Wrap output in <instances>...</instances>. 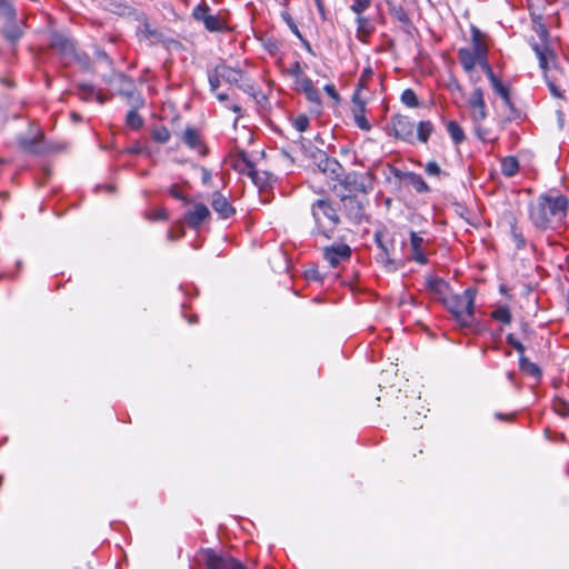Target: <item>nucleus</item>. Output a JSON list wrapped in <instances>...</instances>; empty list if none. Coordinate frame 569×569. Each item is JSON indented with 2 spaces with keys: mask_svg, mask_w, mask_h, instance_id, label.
<instances>
[{
  "mask_svg": "<svg viewBox=\"0 0 569 569\" xmlns=\"http://www.w3.org/2000/svg\"><path fill=\"white\" fill-rule=\"evenodd\" d=\"M568 207L567 197L543 193L538 197L535 204L529 206V218L537 229L546 230L555 220L560 221L566 217Z\"/></svg>",
  "mask_w": 569,
  "mask_h": 569,
  "instance_id": "obj_1",
  "label": "nucleus"
},
{
  "mask_svg": "<svg viewBox=\"0 0 569 569\" xmlns=\"http://www.w3.org/2000/svg\"><path fill=\"white\" fill-rule=\"evenodd\" d=\"M18 148L26 153L41 156L61 149L59 144L48 142L44 133L36 122H30L26 133L17 137Z\"/></svg>",
  "mask_w": 569,
  "mask_h": 569,
  "instance_id": "obj_2",
  "label": "nucleus"
},
{
  "mask_svg": "<svg viewBox=\"0 0 569 569\" xmlns=\"http://www.w3.org/2000/svg\"><path fill=\"white\" fill-rule=\"evenodd\" d=\"M477 290L475 288H467L461 295H452L447 298H441L445 307L453 316L459 326L471 325L467 318L475 316V298Z\"/></svg>",
  "mask_w": 569,
  "mask_h": 569,
  "instance_id": "obj_3",
  "label": "nucleus"
},
{
  "mask_svg": "<svg viewBox=\"0 0 569 569\" xmlns=\"http://www.w3.org/2000/svg\"><path fill=\"white\" fill-rule=\"evenodd\" d=\"M471 43L472 49L460 48L458 50V59L465 69L470 72L477 64V57L488 56V46L486 43V34L476 26H471Z\"/></svg>",
  "mask_w": 569,
  "mask_h": 569,
  "instance_id": "obj_4",
  "label": "nucleus"
},
{
  "mask_svg": "<svg viewBox=\"0 0 569 569\" xmlns=\"http://www.w3.org/2000/svg\"><path fill=\"white\" fill-rule=\"evenodd\" d=\"M311 214L315 219L317 231L326 238H331L333 229L330 231L321 229V217L327 218L333 227H337L340 223V217L335 203L328 198L317 199L311 204Z\"/></svg>",
  "mask_w": 569,
  "mask_h": 569,
  "instance_id": "obj_5",
  "label": "nucleus"
},
{
  "mask_svg": "<svg viewBox=\"0 0 569 569\" xmlns=\"http://www.w3.org/2000/svg\"><path fill=\"white\" fill-rule=\"evenodd\" d=\"M533 29L539 38V42H531V48L539 59L540 68L546 71L549 60L555 58L553 49L551 48L550 43L549 32L545 24L540 22L536 23Z\"/></svg>",
  "mask_w": 569,
  "mask_h": 569,
  "instance_id": "obj_6",
  "label": "nucleus"
},
{
  "mask_svg": "<svg viewBox=\"0 0 569 569\" xmlns=\"http://www.w3.org/2000/svg\"><path fill=\"white\" fill-rule=\"evenodd\" d=\"M119 82L118 94L127 100V103L132 109H140L144 106V99L140 91L137 89L133 80L124 73L114 74Z\"/></svg>",
  "mask_w": 569,
  "mask_h": 569,
  "instance_id": "obj_7",
  "label": "nucleus"
},
{
  "mask_svg": "<svg viewBox=\"0 0 569 569\" xmlns=\"http://www.w3.org/2000/svg\"><path fill=\"white\" fill-rule=\"evenodd\" d=\"M369 180V174H363L357 171L348 172L343 178L338 179L343 190L349 192L348 194H352L355 192L367 194L372 189V184L368 183Z\"/></svg>",
  "mask_w": 569,
  "mask_h": 569,
  "instance_id": "obj_8",
  "label": "nucleus"
},
{
  "mask_svg": "<svg viewBox=\"0 0 569 569\" xmlns=\"http://www.w3.org/2000/svg\"><path fill=\"white\" fill-rule=\"evenodd\" d=\"M313 153V163L323 174L332 180H338L341 177L343 167L337 159L330 158L322 150H315Z\"/></svg>",
  "mask_w": 569,
  "mask_h": 569,
  "instance_id": "obj_9",
  "label": "nucleus"
},
{
  "mask_svg": "<svg viewBox=\"0 0 569 569\" xmlns=\"http://www.w3.org/2000/svg\"><path fill=\"white\" fill-rule=\"evenodd\" d=\"M346 217L353 223L360 224L366 219L365 203L355 194H338Z\"/></svg>",
  "mask_w": 569,
  "mask_h": 569,
  "instance_id": "obj_10",
  "label": "nucleus"
},
{
  "mask_svg": "<svg viewBox=\"0 0 569 569\" xmlns=\"http://www.w3.org/2000/svg\"><path fill=\"white\" fill-rule=\"evenodd\" d=\"M203 560L207 569H247L243 563L233 557L217 555L212 549L203 551Z\"/></svg>",
  "mask_w": 569,
  "mask_h": 569,
  "instance_id": "obj_11",
  "label": "nucleus"
},
{
  "mask_svg": "<svg viewBox=\"0 0 569 569\" xmlns=\"http://www.w3.org/2000/svg\"><path fill=\"white\" fill-rule=\"evenodd\" d=\"M210 8L204 0H202L197 7L192 10V18L197 21H202L204 28L210 32H219L224 28L223 22L213 14L209 13Z\"/></svg>",
  "mask_w": 569,
  "mask_h": 569,
  "instance_id": "obj_12",
  "label": "nucleus"
},
{
  "mask_svg": "<svg viewBox=\"0 0 569 569\" xmlns=\"http://www.w3.org/2000/svg\"><path fill=\"white\" fill-rule=\"evenodd\" d=\"M50 47L60 54L61 59H63L66 63H69L76 58V44L73 40L62 33H51Z\"/></svg>",
  "mask_w": 569,
  "mask_h": 569,
  "instance_id": "obj_13",
  "label": "nucleus"
},
{
  "mask_svg": "<svg viewBox=\"0 0 569 569\" xmlns=\"http://www.w3.org/2000/svg\"><path fill=\"white\" fill-rule=\"evenodd\" d=\"M393 136L406 142L412 143L415 140V123L407 117L396 114L391 118Z\"/></svg>",
  "mask_w": 569,
  "mask_h": 569,
  "instance_id": "obj_14",
  "label": "nucleus"
},
{
  "mask_svg": "<svg viewBox=\"0 0 569 569\" xmlns=\"http://www.w3.org/2000/svg\"><path fill=\"white\" fill-rule=\"evenodd\" d=\"M210 217L209 208L202 202L194 203L193 208L184 213L186 222L193 230H198Z\"/></svg>",
  "mask_w": 569,
  "mask_h": 569,
  "instance_id": "obj_15",
  "label": "nucleus"
},
{
  "mask_svg": "<svg viewBox=\"0 0 569 569\" xmlns=\"http://www.w3.org/2000/svg\"><path fill=\"white\" fill-rule=\"evenodd\" d=\"M351 252V248L346 243L332 244L323 248V258L336 268L341 260L350 259Z\"/></svg>",
  "mask_w": 569,
  "mask_h": 569,
  "instance_id": "obj_16",
  "label": "nucleus"
},
{
  "mask_svg": "<svg viewBox=\"0 0 569 569\" xmlns=\"http://www.w3.org/2000/svg\"><path fill=\"white\" fill-rule=\"evenodd\" d=\"M218 76H221L222 80L231 84H238L243 91L249 92L253 89L252 86H242L239 82L242 80V71L227 66L226 63H219Z\"/></svg>",
  "mask_w": 569,
  "mask_h": 569,
  "instance_id": "obj_17",
  "label": "nucleus"
},
{
  "mask_svg": "<svg viewBox=\"0 0 569 569\" xmlns=\"http://www.w3.org/2000/svg\"><path fill=\"white\" fill-rule=\"evenodd\" d=\"M211 207L221 219H228L236 213V209L229 200L219 191H214L211 196Z\"/></svg>",
  "mask_w": 569,
  "mask_h": 569,
  "instance_id": "obj_18",
  "label": "nucleus"
},
{
  "mask_svg": "<svg viewBox=\"0 0 569 569\" xmlns=\"http://www.w3.org/2000/svg\"><path fill=\"white\" fill-rule=\"evenodd\" d=\"M493 91L501 97L505 106L510 110V118H518L520 116V111L516 109L513 102L510 98L509 88L506 87L498 78L490 82Z\"/></svg>",
  "mask_w": 569,
  "mask_h": 569,
  "instance_id": "obj_19",
  "label": "nucleus"
},
{
  "mask_svg": "<svg viewBox=\"0 0 569 569\" xmlns=\"http://www.w3.org/2000/svg\"><path fill=\"white\" fill-rule=\"evenodd\" d=\"M389 12L393 19L401 23L402 30L410 34L413 29V24L401 4L389 3Z\"/></svg>",
  "mask_w": 569,
  "mask_h": 569,
  "instance_id": "obj_20",
  "label": "nucleus"
},
{
  "mask_svg": "<svg viewBox=\"0 0 569 569\" xmlns=\"http://www.w3.org/2000/svg\"><path fill=\"white\" fill-rule=\"evenodd\" d=\"M136 21L142 24V28L138 29L137 33L143 36L144 38H156L157 40H162V33L157 29L151 28L148 17L144 12L138 11L134 18Z\"/></svg>",
  "mask_w": 569,
  "mask_h": 569,
  "instance_id": "obj_21",
  "label": "nucleus"
},
{
  "mask_svg": "<svg viewBox=\"0 0 569 569\" xmlns=\"http://www.w3.org/2000/svg\"><path fill=\"white\" fill-rule=\"evenodd\" d=\"M106 6L108 10H110L112 13H116L121 17L134 18L136 13H138V10L129 7L120 0H106Z\"/></svg>",
  "mask_w": 569,
  "mask_h": 569,
  "instance_id": "obj_22",
  "label": "nucleus"
},
{
  "mask_svg": "<svg viewBox=\"0 0 569 569\" xmlns=\"http://www.w3.org/2000/svg\"><path fill=\"white\" fill-rule=\"evenodd\" d=\"M181 139L191 149H197L201 146L199 131L194 127H187L182 132Z\"/></svg>",
  "mask_w": 569,
  "mask_h": 569,
  "instance_id": "obj_23",
  "label": "nucleus"
},
{
  "mask_svg": "<svg viewBox=\"0 0 569 569\" xmlns=\"http://www.w3.org/2000/svg\"><path fill=\"white\" fill-rule=\"evenodd\" d=\"M406 182L412 186L418 193H425L430 191V188L426 183L423 178L416 172L408 171V174L406 176Z\"/></svg>",
  "mask_w": 569,
  "mask_h": 569,
  "instance_id": "obj_24",
  "label": "nucleus"
},
{
  "mask_svg": "<svg viewBox=\"0 0 569 569\" xmlns=\"http://www.w3.org/2000/svg\"><path fill=\"white\" fill-rule=\"evenodd\" d=\"M427 289L432 291L435 295L443 298L442 296L448 290L449 284L441 278L429 277L426 280Z\"/></svg>",
  "mask_w": 569,
  "mask_h": 569,
  "instance_id": "obj_25",
  "label": "nucleus"
},
{
  "mask_svg": "<svg viewBox=\"0 0 569 569\" xmlns=\"http://www.w3.org/2000/svg\"><path fill=\"white\" fill-rule=\"evenodd\" d=\"M373 31V26L368 18L358 14L357 17V33L361 42H366V38Z\"/></svg>",
  "mask_w": 569,
  "mask_h": 569,
  "instance_id": "obj_26",
  "label": "nucleus"
},
{
  "mask_svg": "<svg viewBox=\"0 0 569 569\" xmlns=\"http://www.w3.org/2000/svg\"><path fill=\"white\" fill-rule=\"evenodd\" d=\"M519 171V161L516 157L509 156L501 160V172L503 176L510 178Z\"/></svg>",
  "mask_w": 569,
  "mask_h": 569,
  "instance_id": "obj_27",
  "label": "nucleus"
},
{
  "mask_svg": "<svg viewBox=\"0 0 569 569\" xmlns=\"http://www.w3.org/2000/svg\"><path fill=\"white\" fill-rule=\"evenodd\" d=\"M3 37L10 42L16 43L22 36L21 28L14 22V20H10V22L2 30Z\"/></svg>",
  "mask_w": 569,
  "mask_h": 569,
  "instance_id": "obj_28",
  "label": "nucleus"
},
{
  "mask_svg": "<svg viewBox=\"0 0 569 569\" xmlns=\"http://www.w3.org/2000/svg\"><path fill=\"white\" fill-rule=\"evenodd\" d=\"M519 368L521 371H523L525 373H527L531 377H535V378L541 377L540 368L536 363L531 362L526 356L519 357Z\"/></svg>",
  "mask_w": 569,
  "mask_h": 569,
  "instance_id": "obj_29",
  "label": "nucleus"
},
{
  "mask_svg": "<svg viewBox=\"0 0 569 569\" xmlns=\"http://www.w3.org/2000/svg\"><path fill=\"white\" fill-rule=\"evenodd\" d=\"M252 180V182L260 189L264 188L269 183L270 174L266 171L259 172L256 167L251 170L246 172Z\"/></svg>",
  "mask_w": 569,
  "mask_h": 569,
  "instance_id": "obj_30",
  "label": "nucleus"
},
{
  "mask_svg": "<svg viewBox=\"0 0 569 569\" xmlns=\"http://www.w3.org/2000/svg\"><path fill=\"white\" fill-rule=\"evenodd\" d=\"M447 130L456 144H460L461 142L465 141V132L456 121H449L447 123Z\"/></svg>",
  "mask_w": 569,
  "mask_h": 569,
  "instance_id": "obj_31",
  "label": "nucleus"
},
{
  "mask_svg": "<svg viewBox=\"0 0 569 569\" xmlns=\"http://www.w3.org/2000/svg\"><path fill=\"white\" fill-rule=\"evenodd\" d=\"M433 131V124L430 121H420L417 126V138L426 143Z\"/></svg>",
  "mask_w": 569,
  "mask_h": 569,
  "instance_id": "obj_32",
  "label": "nucleus"
},
{
  "mask_svg": "<svg viewBox=\"0 0 569 569\" xmlns=\"http://www.w3.org/2000/svg\"><path fill=\"white\" fill-rule=\"evenodd\" d=\"M365 111H366V107L360 104L359 108L353 109V118H355L356 124L361 130L369 131L371 129V126H370L369 121L367 120V118L365 117Z\"/></svg>",
  "mask_w": 569,
  "mask_h": 569,
  "instance_id": "obj_33",
  "label": "nucleus"
},
{
  "mask_svg": "<svg viewBox=\"0 0 569 569\" xmlns=\"http://www.w3.org/2000/svg\"><path fill=\"white\" fill-rule=\"evenodd\" d=\"M491 317L505 325H509L512 320L510 309L507 306H500L491 312Z\"/></svg>",
  "mask_w": 569,
  "mask_h": 569,
  "instance_id": "obj_34",
  "label": "nucleus"
},
{
  "mask_svg": "<svg viewBox=\"0 0 569 569\" xmlns=\"http://www.w3.org/2000/svg\"><path fill=\"white\" fill-rule=\"evenodd\" d=\"M376 259L378 262L382 263L388 271H396L401 266V263L390 257V250L387 254H383V251H380Z\"/></svg>",
  "mask_w": 569,
  "mask_h": 569,
  "instance_id": "obj_35",
  "label": "nucleus"
},
{
  "mask_svg": "<svg viewBox=\"0 0 569 569\" xmlns=\"http://www.w3.org/2000/svg\"><path fill=\"white\" fill-rule=\"evenodd\" d=\"M138 110L139 109L130 108V111L126 116L127 126H129L130 128H132L134 130L140 129L143 126V119L138 113Z\"/></svg>",
  "mask_w": 569,
  "mask_h": 569,
  "instance_id": "obj_36",
  "label": "nucleus"
},
{
  "mask_svg": "<svg viewBox=\"0 0 569 569\" xmlns=\"http://www.w3.org/2000/svg\"><path fill=\"white\" fill-rule=\"evenodd\" d=\"M469 107L471 108V119L473 122L478 123L486 119L487 110L485 101L476 104H469Z\"/></svg>",
  "mask_w": 569,
  "mask_h": 569,
  "instance_id": "obj_37",
  "label": "nucleus"
},
{
  "mask_svg": "<svg viewBox=\"0 0 569 569\" xmlns=\"http://www.w3.org/2000/svg\"><path fill=\"white\" fill-rule=\"evenodd\" d=\"M240 162L243 163V166L248 169V171H251L254 168V163L249 159L246 151L241 150L238 152L237 158L233 163V168L238 170L239 172H243V169L240 168Z\"/></svg>",
  "mask_w": 569,
  "mask_h": 569,
  "instance_id": "obj_38",
  "label": "nucleus"
},
{
  "mask_svg": "<svg viewBox=\"0 0 569 569\" xmlns=\"http://www.w3.org/2000/svg\"><path fill=\"white\" fill-rule=\"evenodd\" d=\"M511 237L516 243L518 250H522L526 247V239L522 233L517 229V221L515 218L510 221Z\"/></svg>",
  "mask_w": 569,
  "mask_h": 569,
  "instance_id": "obj_39",
  "label": "nucleus"
},
{
  "mask_svg": "<svg viewBox=\"0 0 569 569\" xmlns=\"http://www.w3.org/2000/svg\"><path fill=\"white\" fill-rule=\"evenodd\" d=\"M297 144H299L300 150L309 158L313 159V151L320 150L317 147H313L311 141L306 139L302 136H299L298 139L295 141Z\"/></svg>",
  "mask_w": 569,
  "mask_h": 569,
  "instance_id": "obj_40",
  "label": "nucleus"
},
{
  "mask_svg": "<svg viewBox=\"0 0 569 569\" xmlns=\"http://www.w3.org/2000/svg\"><path fill=\"white\" fill-rule=\"evenodd\" d=\"M401 101H402V103H405L406 106L411 107V108L418 107V104H419L417 94L415 93V91L412 89H406L401 93Z\"/></svg>",
  "mask_w": 569,
  "mask_h": 569,
  "instance_id": "obj_41",
  "label": "nucleus"
},
{
  "mask_svg": "<svg viewBox=\"0 0 569 569\" xmlns=\"http://www.w3.org/2000/svg\"><path fill=\"white\" fill-rule=\"evenodd\" d=\"M306 98L308 101L312 102V103H316L317 106H321V99H320V94H319V91L317 88H315L313 84H311L310 87L306 88L305 91H303Z\"/></svg>",
  "mask_w": 569,
  "mask_h": 569,
  "instance_id": "obj_42",
  "label": "nucleus"
},
{
  "mask_svg": "<svg viewBox=\"0 0 569 569\" xmlns=\"http://www.w3.org/2000/svg\"><path fill=\"white\" fill-rule=\"evenodd\" d=\"M152 138L159 143H166L170 138V132L166 127H159L153 130Z\"/></svg>",
  "mask_w": 569,
  "mask_h": 569,
  "instance_id": "obj_43",
  "label": "nucleus"
},
{
  "mask_svg": "<svg viewBox=\"0 0 569 569\" xmlns=\"http://www.w3.org/2000/svg\"><path fill=\"white\" fill-rule=\"evenodd\" d=\"M221 79H222L221 76H218V67L217 66L213 70H210L208 72V80H209V84H210V90L212 92H216L217 89L220 87Z\"/></svg>",
  "mask_w": 569,
  "mask_h": 569,
  "instance_id": "obj_44",
  "label": "nucleus"
},
{
  "mask_svg": "<svg viewBox=\"0 0 569 569\" xmlns=\"http://www.w3.org/2000/svg\"><path fill=\"white\" fill-rule=\"evenodd\" d=\"M477 63H479L481 69L486 72L490 82L493 81L495 79H497L496 74L493 73V71L488 62L487 56H483V58L477 57Z\"/></svg>",
  "mask_w": 569,
  "mask_h": 569,
  "instance_id": "obj_45",
  "label": "nucleus"
},
{
  "mask_svg": "<svg viewBox=\"0 0 569 569\" xmlns=\"http://www.w3.org/2000/svg\"><path fill=\"white\" fill-rule=\"evenodd\" d=\"M281 18L287 23L291 32L297 36L298 38H301V32L299 31L295 20L292 19L291 14L288 11L281 12Z\"/></svg>",
  "mask_w": 569,
  "mask_h": 569,
  "instance_id": "obj_46",
  "label": "nucleus"
},
{
  "mask_svg": "<svg viewBox=\"0 0 569 569\" xmlns=\"http://www.w3.org/2000/svg\"><path fill=\"white\" fill-rule=\"evenodd\" d=\"M0 11L6 16L9 20L16 19V9L14 7L8 2L7 0H0Z\"/></svg>",
  "mask_w": 569,
  "mask_h": 569,
  "instance_id": "obj_47",
  "label": "nucleus"
},
{
  "mask_svg": "<svg viewBox=\"0 0 569 569\" xmlns=\"http://www.w3.org/2000/svg\"><path fill=\"white\" fill-rule=\"evenodd\" d=\"M310 126V120L306 114H299L296 119H293V127L299 131L303 132L308 130Z\"/></svg>",
  "mask_w": 569,
  "mask_h": 569,
  "instance_id": "obj_48",
  "label": "nucleus"
},
{
  "mask_svg": "<svg viewBox=\"0 0 569 569\" xmlns=\"http://www.w3.org/2000/svg\"><path fill=\"white\" fill-rule=\"evenodd\" d=\"M80 97L84 101H89L94 96V87L89 83H79Z\"/></svg>",
  "mask_w": 569,
  "mask_h": 569,
  "instance_id": "obj_49",
  "label": "nucleus"
},
{
  "mask_svg": "<svg viewBox=\"0 0 569 569\" xmlns=\"http://www.w3.org/2000/svg\"><path fill=\"white\" fill-rule=\"evenodd\" d=\"M555 411L562 416L569 417V402L563 399H558L553 403Z\"/></svg>",
  "mask_w": 569,
  "mask_h": 569,
  "instance_id": "obj_50",
  "label": "nucleus"
},
{
  "mask_svg": "<svg viewBox=\"0 0 569 569\" xmlns=\"http://www.w3.org/2000/svg\"><path fill=\"white\" fill-rule=\"evenodd\" d=\"M385 232L381 230L376 231L375 233V241L380 249V251H383V254H387L390 250L388 243L385 241Z\"/></svg>",
  "mask_w": 569,
  "mask_h": 569,
  "instance_id": "obj_51",
  "label": "nucleus"
},
{
  "mask_svg": "<svg viewBox=\"0 0 569 569\" xmlns=\"http://www.w3.org/2000/svg\"><path fill=\"white\" fill-rule=\"evenodd\" d=\"M371 3V0H353L350 9L357 13L361 14Z\"/></svg>",
  "mask_w": 569,
  "mask_h": 569,
  "instance_id": "obj_52",
  "label": "nucleus"
},
{
  "mask_svg": "<svg viewBox=\"0 0 569 569\" xmlns=\"http://www.w3.org/2000/svg\"><path fill=\"white\" fill-rule=\"evenodd\" d=\"M485 101L483 99V90L482 88L480 87H477L473 89L469 100H468V103L469 104H476V103H479V102H482Z\"/></svg>",
  "mask_w": 569,
  "mask_h": 569,
  "instance_id": "obj_53",
  "label": "nucleus"
},
{
  "mask_svg": "<svg viewBox=\"0 0 569 569\" xmlns=\"http://www.w3.org/2000/svg\"><path fill=\"white\" fill-rule=\"evenodd\" d=\"M422 243H423V238L420 237L417 232L411 231L410 232L411 250L417 251L418 249H421Z\"/></svg>",
  "mask_w": 569,
  "mask_h": 569,
  "instance_id": "obj_54",
  "label": "nucleus"
},
{
  "mask_svg": "<svg viewBox=\"0 0 569 569\" xmlns=\"http://www.w3.org/2000/svg\"><path fill=\"white\" fill-rule=\"evenodd\" d=\"M295 83L297 84V90L305 91L306 88L313 84L312 80L308 78L307 76L298 77V79L295 80Z\"/></svg>",
  "mask_w": 569,
  "mask_h": 569,
  "instance_id": "obj_55",
  "label": "nucleus"
},
{
  "mask_svg": "<svg viewBox=\"0 0 569 569\" xmlns=\"http://www.w3.org/2000/svg\"><path fill=\"white\" fill-rule=\"evenodd\" d=\"M467 319L469 320V322L471 325H469V326H460L461 328H469V329L472 330V332H475L477 335H480V333L483 332L485 327L479 321H476L473 316H472V318H467Z\"/></svg>",
  "mask_w": 569,
  "mask_h": 569,
  "instance_id": "obj_56",
  "label": "nucleus"
},
{
  "mask_svg": "<svg viewBox=\"0 0 569 569\" xmlns=\"http://www.w3.org/2000/svg\"><path fill=\"white\" fill-rule=\"evenodd\" d=\"M425 170L429 176H440L442 173L441 168L436 161H429Z\"/></svg>",
  "mask_w": 569,
  "mask_h": 569,
  "instance_id": "obj_57",
  "label": "nucleus"
},
{
  "mask_svg": "<svg viewBox=\"0 0 569 569\" xmlns=\"http://www.w3.org/2000/svg\"><path fill=\"white\" fill-rule=\"evenodd\" d=\"M184 236V229L181 224H177L168 232L169 240H177Z\"/></svg>",
  "mask_w": 569,
  "mask_h": 569,
  "instance_id": "obj_58",
  "label": "nucleus"
},
{
  "mask_svg": "<svg viewBox=\"0 0 569 569\" xmlns=\"http://www.w3.org/2000/svg\"><path fill=\"white\" fill-rule=\"evenodd\" d=\"M305 277L308 280L321 281L322 277L317 267H311L305 271Z\"/></svg>",
  "mask_w": 569,
  "mask_h": 569,
  "instance_id": "obj_59",
  "label": "nucleus"
},
{
  "mask_svg": "<svg viewBox=\"0 0 569 569\" xmlns=\"http://www.w3.org/2000/svg\"><path fill=\"white\" fill-rule=\"evenodd\" d=\"M373 74L372 72V69L370 67L366 68L363 71H362V74L358 81V89H362V88H366L367 86V81L369 78H371V76Z\"/></svg>",
  "mask_w": 569,
  "mask_h": 569,
  "instance_id": "obj_60",
  "label": "nucleus"
},
{
  "mask_svg": "<svg viewBox=\"0 0 569 569\" xmlns=\"http://www.w3.org/2000/svg\"><path fill=\"white\" fill-rule=\"evenodd\" d=\"M169 193L174 199L181 200L184 203H190V199L188 197H186L182 192H180V190L178 189V187L176 184L171 186Z\"/></svg>",
  "mask_w": 569,
  "mask_h": 569,
  "instance_id": "obj_61",
  "label": "nucleus"
},
{
  "mask_svg": "<svg viewBox=\"0 0 569 569\" xmlns=\"http://www.w3.org/2000/svg\"><path fill=\"white\" fill-rule=\"evenodd\" d=\"M325 92L332 98L335 101L340 100V96L332 83H328L323 87Z\"/></svg>",
  "mask_w": 569,
  "mask_h": 569,
  "instance_id": "obj_62",
  "label": "nucleus"
},
{
  "mask_svg": "<svg viewBox=\"0 0 569 569\" xmlns=\"http://www.w3.org/2000/svg\"><path fill=\"white\" fill-rule=\"evenodd\" d=\"M288 72L290 76H292L295 78V80L298 79V77H301L302 68L300 66V62L299 61L293 62Z\"/></svg>",
  "mask_w": 569,
  "mask_h": 569,
  "instance_id": "obj_63",
  "label": "nucleus"
},
{
  "mask_svg": "<svg viewBox=\"0 0 569 569\" xmlns=\"http://www.w3.org/2000/svg\"><path fill=\"white\" fill-rule=\"evenodd\" d=\"M412 258L415 261H417L420 264H426L428 262V259L423 254L421 249H418L417 251H412Z\"/></svg>",
  "mask_w": 569,
  "mask_h": 569,
  "instance_id": "obj_64",
  "label": "nucleus"
}]
</instances>
